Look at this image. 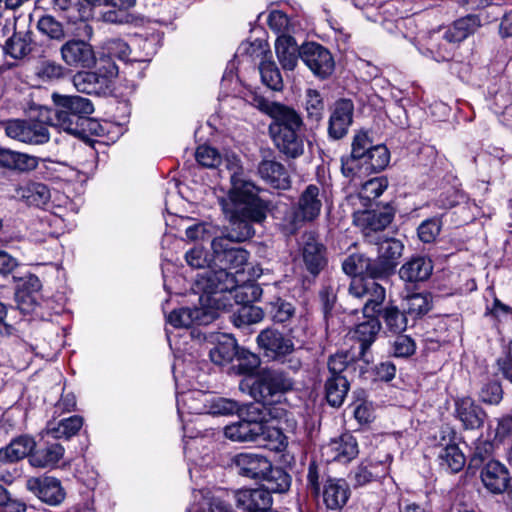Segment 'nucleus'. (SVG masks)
I'll return each mask as SVG.
<instances>
[{
    "label": "nucleus",
    "mask_w": 512,
    "mask_h": 512,
    "mask_svg": "<svg viewBox=\"0 0 512 512\" xmlns=\"http://www.w3.org/2000/svg\"><path fill=\"white\" fill-rule=\"evenodd\" d=\"M229 172L231 188L228 196L220 199V205L226 217L235 218L238 214L250 217L256 222L265 219L264 207L257 196L255 185L246 178L239 157L226 153L222 163Z\"/></svg>",
    "instance_id": "nucleus-1"
},
{
    "label": "nucleus",
    "mask_w": 512,
    "mask_h": 512,
    "mask_svg": "<svg viewBox=\"0 0 512 512\" xmlns=\"http://www.w3.org/2000/svg\"><path fill=\"white\" fill-rule=\"evenodd\" d=\"M231 223V230L222 236L212 239L211 248L220 269H235L239 272L247 263L248 252L240 247L231 246L232 242H242L254 235L250 217L238 214L235 218L227 217Z\"/></svg>",
    "instance_id": "nucleus-2"
},
{
    "label": "nucleus",
    "mask_w": 512,
    "mask_h": 512,
    "mask_svg": "<svg viewBox=\"0 0 512 512\" xmlns=\"http://www.w3.org/2000/svg\"><path fill=\"white\" fill-rule=\"evenodd\" d=\"M286 382L284 372L267 370L250 387L253 398L261 402L263 408L274 419H282L287 415Z\"/></svg>",
    "instance_id": "nucleus-3"
},
{
    "label": "nucleus",
    "mask_w": 512,
    "mask_h": 512,
    "mask_svg": "<svg viewBox=\"0 0 512 512\" xmlns=\"http://www.w3.org/2000/svg\"><path fill=\"white\" fill-rule=\"evenodd\" d=\"M233 464L237 473L253 480H265L268 489L278 493L288 491V475L283 468H272L271 461L257 453H239L234 456Z\"/></svg>",
    "instance_id": "nucleus-4"
},
{
    "label": "nucleus",
    "mask_w": 512,
    "mask_h": 512,
    "mask_svg": "<svg viewBox=\"0 0 512 512\" xmlns=\"http://www.w3.org/2000/svg\"><path fill=\"white\" fill-rule=\"evenodd\" d=\"M292 47H295L294 51L317 78L324 80L333 74L335 69L333 56L322 45L311 42L298 47L295 39L290 36V48Z\"/></svg>",
    "instance_id": "nucleus-5"
},
{
    "label": "nucleus",
    "mask_w": 512,
    "mask_h": 512,
    "mask_svg": "<svg viewBox=\"0 0 512 512\" xmlns=\"http://www.w3.org/2000/svg\"><path fill=\"white\" fill-rule=\"evenodd\" d=\"M265 414L259 404L250 405L247 408V418L225 427V436L232 441L248 442L256 441L265 432Z\"/></svg>",
    "instance_id": "nucleus-6"
},
{
    "label": "nucleus",
    "mask_w": 512,
    "mask_h": 512,
    "mask_svg": "<svg viewBox=\"0 0 512 512\" xmlns=\"http://www.w3.org/2000/svg\"><path fill=\"white\" fill-rule=\"evenodd\" d=\"M60 59L72 69H91L97 64L94 46L80 38L66 40L59 49Z\"/></svg>",
    "instance_id": "nucleus-7"
},
{
    "label": "nucleus",
    "mask_w": 512,
    "mask_h": 512,
    "mask_svg": "<svg viewBox=\"0 0 512 512\" xmlns=\"http://www.w3.org/2000/svg\"><path fill=\"white\" fill-rule=\"evenodd\" d=\"M319 193V187L314 184L308 185L301 193L290 217V234L318 218L322 208Z\"/></svg>",
    "instance_id": "nucleus-8"
},
{
    "label": "nucleus",
    "mask_w": 512,
    "mask_h": 512,
    "mask_svg": "<svg viewBox=\"0 0 512 512\" xmlns=\"http://www.w3.org/2000/svg\"><path fill=\"white\" fill-rule=\"evenodd\" d=\"M3 127L6 136L26 144L41 145L50 139L47 127L40 121L12 119L3 122Z\"/></svg>",
    "instance_id": "nucleus-9"
},
{
    "label": "nucleus",
    "mask_w": 512,
    "mask_h": 512,
    "mask_svg": "<svg viewBox=\"0 0 512 512\" xmlns=\"http://www.w3.org/2000/svg\"><path fill=\"white\" fill-rule=\"evenodd\" d=\"M25 486L40 501L50 506L60 505L66 497L60 480L55 477H30L26 480Z\"/></svg>",
    "instance_id": "nucleus-10"
},
{
    "label": "nucleus",
    "mask_w": 512,
    "mask_h": 512,
    "mask_svg": "<svg viewBox=\"0 0 512 512\" xmlns=\"http://www.w3.org/2000/svg\"><path fill=\"white\" fill-rule=\"evenodd\" d=\"M374 146L372 139L365 131H359L353 137L351 154L341 158V172L346 178L354 179L361 176V163Z\"/></svg>",
    "instance_id": "nucleus-11"
},
{
    "label": "nucleus",
    "mask_w": 512,
    "mask_h": 512,
    "mask_svg": "<svg viewBox=\"0 0 512 512\" xmlns=\"http://www.w3.org/2000/svg\"><path fill=\"white\" fill-rule=\"evenodd\" d=\"M404 249L403 243L394 238L385 239L378 245V256L373 260V272L379 278H385L391 275L402 256Z\"/></svg>",
    "instance_id": "nucleus-12"
},
{
    "label": "nucleus",
    "mask_w": 512,
    "mask_h": 512,
    "mask_svg": "<svg viewBox=\"0 0 512 512\" xmlns=\"http://www.w3.org/2000/svg\"><path fill=\"white\" fill-rule=\"evenodd\" d=\"M300 246L306 269L314 277L317 276L327 264L325 246L312 231L305 232L302 235Z\"/></svg>",
    "instance_id": "nucleus-13"
},
{
    "label": "nucleus",
    "mask_w": 512,
    "mask_h": 512,
    "mask_svg": "<svg viewBox=\"0 0 512 512\" xmlns=\"http://www.w3.org/2000/svg\"><path fill=\"white\" fill-rule=\"evenodd\" d=\"M286 336L285 331L270 327L262 330L256 340L265 357L284 362L288 354V339Z\"/></svg>",
    "instance_id": "nucleus-14"
},
{
    "label": "nucleus",
    "mask_w": 512,
    "mask_h": 512,
    "mask_svg": "<svg viewBox=\"0 0 512 512\" xmlns=\"http://www.w3.org/2000/svg\"><path fill=\"white\" fill-rule=\"evenodd\" d=\"M234 288V276L225 269L206 270L198 274L194 289L207 295L226 292Z\"/></svg>",
    "instance_id": "nucleus-15"
},
{
    "label": "nucleus",
    "mask_w": 512,
    "mask_h": 512,
    "mask_svg": "<svg viewBox=\"0 0 512 512\" xmlns=\"http://www.w3.org/2000/svg\"><path fill=\"white\" fill-rule=\"evenodd\" d=\"M266 112L273 118L269 132L275 145L280 152L288 155V108L273 102L266 105Z\"/></svg>",
    "instance_id": "nucleus-16"
},
{
    "label": "nucleus",
    "mask_w": 512,
    "mask_h": 512,
    "mask_svg": "<svg viewBox=\"0 0 512 512\" xmlns=\"http://www.w3.org/2000/svg\"><path fill=\"white\" fill-rule=\"evenodd\" d=\"M271 493L268 484L265 488L239 490L235 494L236 503L238 507L243 508L244 512H276L270 509ZM273 493L275 492L273 491Z\"/></svg>",
    "instance_id": "nucleus-17"
},
{
    "label": "nucleus",
    "mask_w": 512,
    "mask_h": 512,
    "mask_svg": "<svg viewBox=\"0 0 512 512\" xmlns=\"http://www.w3.org/2000/svg\"><path fill=\"white\" fill-rule=\"evenodd\" d=\"M354 104L350 99L336 101L329 118L328 134L335 140L342 139L353 121Z\"/></svg>",
    "instance_id": "nucleus-18"
},
{
    "label": "nucleus",
    "mask_w": 512,
    "mask_h": 512,
    "mask_svg": "<svg viewBox=\"0 0 512 512\" xmlns=\"http://www.w3.org/2000/svg\"><path fill=\"white\" fill-rule=\"evenodd\" d=\"M358 454L356 439L349 433L342 434L339 438L332 439L322 447V456L326 461L349 462Z\"/></svg>",
    "instance_id": "nucleus-19"
},
{
    "label": "nucleus",
    "mask_w": 512,
    "mask_h": 512,
    "mask_svg": "<svg viewBox=\"0 0 512 512\" xmlns=\"http://www.w3.org/2000/svg\"><path fill=\"white\" fill-rule=\"evenodd\" d=\"M484 487L492 494H503L507 490L510 475L508 469L499 461L487 462L480 473Z\"/></svg>",
    "instance_id": "nucleus-20"
},
{
    "label": "nucleus",
    "mask_w": 512,
    "mask_h": 512,
    "mask_svg": "<svg viewBox=\"0 0 512 512\" xmlns=\"http://www.w3.org/2000/svg\"><path fill=\"white\" fill-rule=\"evenodd\" d=\"M268 24L278 34L275 41V51L282 67L285 69L288 65V16L282 11L273 10L269 14Z\"/></svg>",
    "instance_id": "nucleus-21"
},
{
    "label": "nucleus",
    "mask_w": 512,
    "mask_h": 512,
    "mask_svg": "<svg viewBox=\"0 0 512 512\" xmlns=\"http://www.w3.org/2000/svg\"><path fill=\"white\" fill-rule=\"evenodd\" d=\"M366 317L368 318L366 321L355 327L353 337L360 343V350L358 352L359 358L366 364H369L371 359L367 351L375 342L381 330V323L375 315Z\"/></svg>",
    "instance_id": "nucleus-22"
},
{
    "label": "nucleus",
    "mask_w": 512,
    "mask_h": 512,
    "mask_svg": "<svg viewBox=\"0 0 512 512\" xmlns=\"http://www.w3.org/2000/svg\"><path fill=\"white\" fill-rule=\"evenodd\" d=\"M455 414L463 427L469 430L481 428L486 419L485 411L469 397L456 400Z\"/></svg>",
    "instance_id": "nucleus-23"
},
{
    "label": "nucleus",
    "mask_w": 512,
    "mask_h": 512,
    "mask_svg": "<svg viewBox=\"0 0 512 512\" xmlns=\"http://www.w3.org/2000/svg\"><path fill=\"white\" fill-rule=\"evenodd\" d=\"M52 100L56 105V109L61 110L63 113H70L76 117H82L83 120H87V122H89L88 116L94 111L92 102L82 96L53 93Z\"/></svg>",
    "instance_id": "nucleus-24"
},
{
    "label": "nucleus",
    "mask_w": 512,
    "mask_h": 512,
    "mask_svg": "<svg viewBox=\"0 0 512 512\" xmlns=\"http://www.w3.org/2000/svg\"><path fill=\"white\" fill-rule=\"evenodd\" d=\"M350 494V487L344 479H328L323 487V501L330 510H341Z\"/></svg>",
    "instance_id": "nucleus-25"
},
{
    "label": "nucleus",
    "mask_w": 512,
    "mask_h": 512,
    "mask_svg": "<svg viewBox=\"0 0 512 512\" xmlns=\"http://www.w3.org/2000/svg\"><path fill=\"white\" fill-rule=\"evenodd\" d=\"M432 261L426 257L418 256L404 263L400 270V278L407 283L426 281L432 274Z\"/></svg>",
    "instance_id": "nucleus-26"
},
{
    "label": "nucleus",
    "mask_w": 512,
    "mask_h": 512,
    "mask_svg": "<svg viewBox=\"0 0 512 512\" xmlns=\"http://www.w3.org/2000/svg\"><path fill=\"white\" fill-rule=\"evenodd\" d=\"M480 26V18L477 15L469 14L454 21L444 33V38L448 42L459 43L474 34Z\"/></svg>",
    "instance_id": "nucleus-27"
},
{
    "label": "nucleus",
    "mask_w": 512,
    "mask_h": 512,
    "mask_svg": "<svg viewBox=\"0 0 512 512\" xmlns=\"http://www.w3.org/2000/svg\"><path fill=\"white\" fill-rule=\"evenodd\" d=\"M167 321L175 328H188L194 324H207L209 316L201 308H180L173 310Z\"/></svg>",
    "instance_id": "nucleus-28"
},
{
    "label": "nucleus",
    "mask_w": 512,
    "mask_h": 512,
    "mask_svg": "<svg viewBox=\"0 0 512 512\" xmlns=\"http://www.w3.org/2000/svg\"><path fill=\"white\" fill-rule=\"evenodd\" d=\"M49 124L57 127L71 135L82 136L86 132L87 120L82 117H76L70 113H63L61 110L55 109L53 114L48 117Z\"/></svg>",
    "instance_id": "nucleus-29"
},
{
    "label": "nucleus",
    "mask_w": 512,
    "mask_h": 512,
    "mask_svg": "<svg viewBox=\"0 0 512 512\" xmlns=\"http://www.w3.org/2000/svg\"><path fill=\"white\" fill-rule=\"evenodd\" d=\"M307 142L303 121L296 111L290 108V158L303 155Z\"/></svg>",
    "instance_id": "nucleus-30"
},
{
    "label": "nucleus",
    "mask_w": 512,
    "mask_h": 512,
    "mask_svg": "<svg viewBox=\"0 0 512 512\" xmlns=\"http://www.w3.org/2000/svg\"><path fill=\"white\" fill-rule=\"evenodd\" d=\"M0 165L7 169L30 171L37 167L38 160L25 153L0 148Z\"/></svg>",
    "instance_id": "nucleus-31"
},
{
    "label": "nucleus",
    "mask_w": 512,
    "mask_h": 512,
    "mask_svg": "<svg viewBox=\"0 0 512 512\" xmlns=\"http://www.w3.org/2000/svg\"><path fill=\"white\" fill-rule=\"evenodd\" d=\"M64 455V447L59 443H52L33 452L29 463L36 468L55 467Z\"/></svg>",
    "instance_id": "nucleus-32"
},
{
    "label": "nucleus",
    "mask_w": 512,
    "mask_h": 512,
    "mask_svg": "<svg viewBox=\"0 0 512 512\" xmlns=\"http://www.w3.org/2000/svg\"><path fill=\"white\" fill-rule=\"evenodd\" d=\"M34 74L42 83L50 84L64 79L68 70L55 60L41 59L35 66Z\"/></svg>",
    "instance_id": "nucleus-33"
},
{
    "label": "nucleus",
    "mask_w": 512,
    "mask_h": 512,
    "mask_svg": "<svg viewBox=\"0 0 512 512\" xmlns=\"http://www.w3.org/2000/svg\"><path fill=\"white\" fill-rule=\"evenodd\" d=\"M373 260L365 255L356 253L348 256L342 263V269L348 276L366 275L371 279L379 278L373 272Z\"/></svg>",
    "instance_id": "nucleus-34"
},
{
    "label": "nucleus",
    "mask_w": 512,
    "mask_h": 512,
    "mask_svg": "<svg viewBox=\"0 0 512 512\" xmlns=\"http://www.w3.org/2000/svg\"><path fill=\"white\" fill-rule=\"evenodd\" d=\"M36 442L32 437L20 436L12 440L3 449L5 462H17L33 453Z\"/></svg>",
    "instance_id": "nucleus-35"
},
{
    "label": "nucleus",
    "mask_w": 512,
    "mask_h": 512,
    "mask_svg": "<svg viewBox=\"0 0 512 512\" xmlns=\"http://www.w3.org/2000/svg\"><path fill=\"white\" fill-rule=\"evenodd\" d=\"M82 425V417L74 415L68 418H64L57 423L49 422L46 426V434L55 439H69L78 433Z\"/></svg>",
    "instance_id": "nucleus-36"
},
{
    "label": "nucleus",
    "mask_w": 512,
    "mask_h": 512,
    "mask_svg": "<svg viewBox=\"0 0 512 512\" xmlns=\"http://www.w3.org/2000/svg\"><path fill=\"white\" fill-rule=\"evenodd\" d=\"M32 33L15 32L4 45V51L14 59H22L32 51Z\"/></svg>",
    "instance_id": "nucleus-37"
},
{
    "label": "nucleus",
    "mask_w": 512,
    "mask_h": 512,
    "mask_svg": "<svg viewBox=\"0 0 512 512\" xmlns=\"http://www.w3.org/2000/svg\"><path fill=\"white\" fill-rule=\"evenodd\" d=\"M390 161V153L388 148L382 144L374 145L367 153L361 163V171L364 173H372L382 171L387 167Z\"/></svg>",
    "instance_id": "nucleus-38"
},
{
    "label": "nucleus",
    "mask_w": 512,
    "mask_h": 512,
    "mask_svg": "<svg viewBox=\"0 0 512 512\" xmlns=\"http://www.w3.org/2000/svg\"><path fill=\"white\" fill-rule=\"evenodd\" d=\"M349 382L346 376L328 377L325 382V395L332 407H340L349 391Z\"/></svg>",
    "instance_id": "nucleus-39"
},
{
    "label": "nucleus",
    "mask_w": 512,
    "mask_h": 512,
    "mask_svg": "<svg viewBox=\"0 0 512 512\" xmlns=\"http://www.w3.org/2000/svg\"><path fill=\"white\" fill-rule=\"evenodd\" d=\"M238 345L236 340L229 335H222L217 344L210 350L209 356L213 363L223 365L233 360L236 356Z\"/></svg>",
    "instance_id": "nucleus-40"
},
{
    "label": "nucleus",
    "mask_w": 512,
    "mask_h": 512,
    "mask_svg": "<svg viewBox=\"0 0 512 512\" xmlns=\"http://www.w3.org/2000/svg\"><path fill=\"white\" fill-rule=\"evenodd\" d=\"M73 83L76 89L82 93H97L99 89L107 85L106 77L100 72L81 71L73 77Z\"/></svg>",
    "instance_id": "nucleus-41"
},
{
    "label": "nucleus",
    "mask_w": 512,
    "mask_h": 512,
    "mask_svg": "<svg viewBox=\"0 0 512 512\" xmlns=\"http://www.w3.org/2000/svg\"><path fill=\"white\" fill-rule=\"evenodd\" d=\"M367 298L361 311L364 316H373L379 313L380 307L385 300V288L374 281V279L366 281Z\"/></svg>",
    "instance_id": "nucleus-42"
},
{
    "label": "nucleus",
    "mask_w": 512,
    "mask_h": 512,
    "mask_svg": "<svg viewBox=\"0 0 512 512\" xmlns=\"http://www.w3.org/2000/svg\"><path fill=\"white\" fill-rule=\"evenodd\" d=\"M439 464L442 468L452 472H459L465 465L466 458L456 444H448L438 454Z\"/></svg>",
    "instance_id": "nucleus-43"
},
{
    "label": "nucleus",
    "mask_w": 512,
    "mask_h": 512,
    "mask_svg": "<svg viewBox=\"0 0 512 512\" xmlns=\"http://www.w3.org/2000/svg\"><path fill=\"white\" fill-rule=\"evenodd\" d=\"M431 309L430 297L427 294L414 293L408 295L403 303V311L408 318L415 321Z\"/></svg>",
    "instance_id": "nucleus-44"
},
{
    "label": "nucleus",
    "mask_w": 512,
    "mask_h": 512,
    "mask_svg": "<svg viewBox=\"0 0 512 512\" xmlns=\"http://www.w3.org/2000/svg\"><path fill=\"white\" fill-rule=\"evenodd\" d=\"M20 196L29 204L37 207L45 205L50 200V190L43 183L29 182L20 188Z\"/></svg>",
    "instance_id": "nucleus-45"
},
{
    "label": "nucleus",
    "mask_w": 512,
    "mask_h": 512,
    "mask_svg": "<svg viewBox=\"0 0 512 512\" xmlns=\"http://www.w3.org/2000/svg\"><path fill=\"white\" fill-rule=\"evenodd\" d=\"M379 313L390 332L401 333L406 330L409 324V318L403 310L397 306L388 305Z\"/></svg>",
    "instance_id": "nucleus-46"
},
{
    "label": "nucleus",
    "mask_w": 512,
    "mask_h": 512,
    "mask_svg": "<svg viewBox=\"0 0 512 512\" xmlns=\"http://www.w3.org/2000/svg\"><path fill=\"white\" fill-rule=\"evenodd\" d=\"M261 437L267 441L266 446L268 449L278 455L276 461H284L288 444L286 442L287 437L283 431L280 428L270 427L265 424V432Z\"/></svg>",
    "instance_id": "nucleus-47"
},
{
    "label": "nucleus",
    "mask_w": 512,
    "mask_h": 512,
    "mask_svg": "<svg viewBox=\"0 0 512 512\" xmlns=\"http://www.w3.org/2000/svg\"><path fill=\"white\" fill-rule=\"evenodd\" d=\"M358 359H360L358 354L349 350L330 356L328 359L329 377L344 376L343 373L353 367Z\"/></svg>",
    "instance_id": "nucleus-48"
},
{
    "label": "nucleus",
    "mask_w": 512,
    "mask_h": 512,
    "mask_svg": "<svg viewBox=\"0 0 512 512\" xmlns=\"http://www.w3.org/2000/svg\"><path fill=\"white\" fill-rule=\"evenodd\" d=\"M264 317L263 310L254 305H241L230 316L231 321L237 327H244L260 322Z\"/></svg>",
    "instance_id": "nucleus-49"
},
{
    "label": "nucleus",
    "mask_w": 512,
    "mask_h": 512,
    "mask_svg": "<svg viewBox=\"0 0 512 512\" xmlns=\"http://www.w3.org/2000/svg\"><path fill=\"white\" fill-rule=\"evenodd\" d=\"M388 186L385 177H375L362 184L358 193V197L363 201L364 206H368L370 202L378 198Z\"/></svg>",
    "instance_id": "nucleus-50"
},
{
    "label": "nucleus",
    "mask_w": 512,
    "mask_h": 512,
    "mask_svg": "<svg viewBox=\"0 0 512 512\" xmlns=\"http://www.w3.org/2000/svg\"><path fill=\"white\" fill-rule=\"evenodd\" d=\"M233 294L235 301L241 305H251L252 302L257 301L262 295V288L259 284L254 282L245 283L241 286H236L234 280V288L228 290Z\"/></svg>",
    "instance_id": "nucleus-51"
},
{
    "label": "nucleus",
    "mask_w": 512,
    "mask_h": 512,
    "mask_svg": "<svg viewBox=\"0 0 512 512\" xmlns=\"http://www.w3.org/2000/svg\"><path fill=\"white\" fill-rule=\"evenodd\" d=\"M38 30L52 40L62 41L65 39V31L62 23L51 15L42 16L37 22Z\"/></svg>",
    "instance_id": "nucleus-52"
},
{
    "label": "nucleus",
    "mask_w": 512,
    "mask_h": 512,
    "mask_svg": "<svg viewBox=\"0 0 512 512\" xmlns=\"http://www.w3.org/2000/svg\"><path fill=\"white\" fill-rule=\"evenodd\" d=\"M259 72L262 82L272 90L279 91L283 88V80L275 63L268 61L259 64Z\"/></svg>",
    "instance_id": "nucleus-53"
},
{
    "label": "nucleus",
    "mask_w": 512,
    "mask_h": 512,
    "mask_svg": "<svg viewBox=\"0 0 512 512\" xmlns=\"http://www.w3.org/2000/svg\"><path fill=\"white\" fill-rule=\"evenodd\" d=\"M258 172L264 180L276 188L280 187V179L285 174L284 167L280 163L269 160L260 163Z\"/></svg>",
    "instance_id": "nucleus-54"
},
{
    "label": "nucleus",
    "mask_w": 512,
    "mask_h": 512,
    "mask_svg": "<svg viewBox=\"0 0 512 512\" xmlns=\"http://www.w3.org/2000/svg\"><path fill=\"white\" fill-rule=\"evenodd\" d=\"M394 214L390 211H368L363 214L366 228L372 231L384 230L393 220Z\"/></svg>",
    "instance_id": "nucleus-55"
},
{
    "label": "nucleus",
    "mask_w": 512,
    "mask_h": 512,
    "mask_svg": "<svg viewBox=\"0 0 512 512\" xmlns=\"http://www.w3.org/2000/svg\"><path fill=\"white\" fill-rule=\"evenodd\" d=\"M244 54H246L252 61L268 62V44L261 39H256L252 42L243 43L240 47Z\"/></svg>",
    "instance_id": "nucleus-56"
},
{
    "label": "nucleus",
    "mask_w": 512,
    "mask_h": 512,
    "mask_svg": "<svg viewBox=\"0 0 512 512\" xmlns=\"http://www.w3.org/2000/svg\"><path fill=\"white\" fill-rule=\"evenodd\" d=\"M195 158L205 168H216L222 163V156L217 149L208 145L199 146L195 152Z\"/></svg>",
    "instance_id": "nucleus-57"
},
{
    "label": "nucleus",
    "mask_w": 512,
    "mask_h": 512,
    "mask_svg": "<svg viewBox=\"0 0 512 512\" xmlns=\"http://www.w3.org/2000/svg\"><path fill=\"white\" fill-rule=\"evenodd\" d=\"M218 229L210 223H197L189 226L185 235L190 241H207L217 236Z\"/></svg>",
    "instance_id": "nucleus-58"
},
{
    "label": "nucleus",
    "mask_w": 512,
    "mask_h": 512,
    "mask_svg": "<svg viewBox=\"0 0 512 512\" xmlns=\"http://www.w3.org/2000/svg\"><path fill=\"white\" fill-rule=\"evenodd\" d=\"M235 357L237 359L235 367L240 374H252L260 365L259 357L244 349H238Z\"/></svg>",
    "instance_id": "nucleus-59"
},
{
    "label": "nucleus",
    "mask_w": 512,
    "mask_h": 512,
    "mask_svg": "<svg viewBox=\"0 0 512 512\" xmlns=\"http://www.w3.org/2000/svg\"><path fill=\"white\" fill-rule=\"evenodd\" d=\"M366 281L364 279H353L350 282L349 288H348V297L350 301H356L359 302V307L355 308H345L349 313H357L359 310H361L362 306L364 305V301L367 298V291H366Z\"/></svg>",
    "instance_id": "nucleus-60"
},
{
    "label": "nucleus",
    "mask_w": 512,
    "mask_h": 512,
    "mask_svg": "<svg viewBox=\"0 0 512 512\" xmlns=\"http://www.w3.org/2000/svg\"><path fill=\"white\" fill-rule=\"evenodd\" d=\"M503 397V390L499 382L491 381L485 383L479 391V399L483 403L495 405L498 404Z\"/></svg>",
    "instance_id": "nucleus-61"
},
{
    "label": "nucleus",
    "mask_w": 512,
    "mask_h": 512,
    "mask_svg": "<svg viewBox=\"0 0 512 512\" xmlns=\"http://www.w3.org/2000/svg\"><path fill=\"white\" fill-rule=\"evenodd\" d=\"M441 231V221L431 218L423 221L418 227L419 239L424 243L433 242Z\"/></svg>",
    "instance_id": "nucleus-62"
},
{
    "label": "nucleus",
    "mask_w": 512,
    "mask_h": 512,
    "mask_svg": "<svg viewBox=\"0 0 512 512\" xmlns=\"http://www.w3.org/2000/svg\"><path fill=\"white\" fill-rule=\"evenodd\" d=\"M239 411L237 402L226 398H217L211 402L209 410L206 412L213 415H229Z\"/></svg>",
    "instance_id": "nucleus-63"
},
{
    "label": "nucleus",
    "mask_w": 512,
    "mask_h": 512,
    "mask_svg": "<svg viewBox=\"0 0 512 512\" xmlns=\"http://www.w3.org/2000/svg\"><path fill=\"white\" fill-rule=\"evenodd\" d=\"M393 354L396 357H409L414 354L416 345L414 340L407 335H399L393 342Z\"/></svg>",
    "instance_id": "nucleus-64"
}]
</instances>
